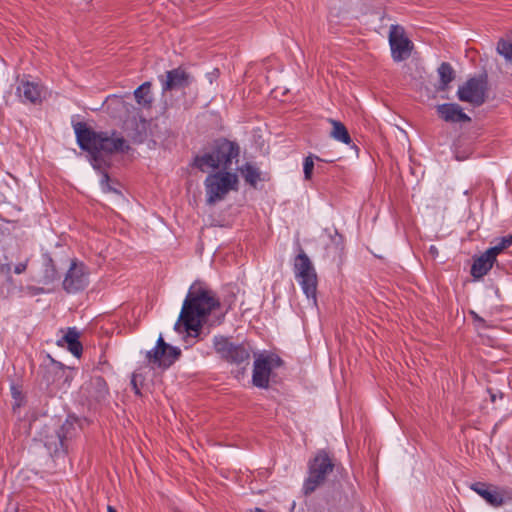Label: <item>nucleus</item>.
<instances>
[{
  "label": "nucleus",
  "instance_id": "obj_1",
  "mask_svg": "<svg viewBox=\"0 0 512 512\" xmlns=\"http://www.w3.org/2000/svg\"><path fill=\"white\" fill-rule=\"evenodd\" d=\"M219 307L220 302L215 293L204 283L196 281L189 288L174 329L180 331L183 326L189 335L197 337L206 317Z\"/></svg>",
  "mask_w": 512,
  "mask_h": 512
},
{
  "label": "nucleus",
  "instance_id": "obj_2",
  "mask_svg": "<svg viewBox=\"0 0 512 512\" xmlns=\"http://www.w3.org/2000/svg\"><path fill=\"white\" fill-rule=\"evenodd\" d=\"M73 127L79 147L88 152L95 170L107 166L104 156L126 152L130 148L124 137L116 131L96 132L84 122H77Z\"/></svg>",
  "mask_w": 512,
  "mask_h": 512
},
{
  "label": "nucleus",
  "instance_id": "obj_3",
  "mask_svg": "<svg viewBox=\"0 0 512 512\" xmlns=\"http://www.w3.org/2000/svg\"><path fill=\"white\" fill-rule=\"evenodd\" d=\"M240 155V147L236 142L226 138H219L214 141L211 150L194 158L193 165L206 172L208 169L228 171L233 160H237Z\"/></svg>",
  "mask_w": 512,
  "mask_h": 512
},
{
  "label": "nucleus",
  "instance_id": "obj_4",
  "mask_svg": "<svg viewBox=\"0 0 512 512\" xmlns=\"http://www.w3.org/2000/svg\"><path fill=\"white\" fill-rule=\"evenodd\" d=\"M206 202L214 205L225 199L230 191H238L239 177L230 171H216L204 180Z\"/></svg>",
  "mask_w": 512,
  "mask_h": 512
},
{
  "label": "nucleus",
  "instance_id": "obj_5",
  "mask_svg": "<svg viewBox=\"0 0 512 512\" xmlns=\"http://www.w3.org/2000/svg\"><path fill=\"white\" fill-rule=\"evenodd\" d=\"M334 467V457L324 449L318 450L308 462V476L303 483L304 494L309 495L323 485Z\"/></svg>",
  "mask_w": 512,
  "mask_h": 512
},
{
  "label": "nucleus",
  "instance_id": "obj_6",
  "mask_svg": "<svg viewBox=\"0 0 512 512\" xmlns=\"http://www.w3.org/2000/svg\"><path fill=\"white\" fill-rule=\"evenodd\" d=\"M293 272L295 279L303 290V293L309 300H312L313 304H316L318 285L317 273L312 261L300 246L298 254L294 258Z\"/></svg>",
  "mask_w": 512,
  "mask_h": 512
},
{
  "label": "nucleus",
  "instance_id": "obj_7",
  "mask_svg": "<svg viewBox=\"0 0 512 512\" xmlns=\"http://www.w3.org/2000/svg\"><path fill=\"white\" fill-rule=\"evenodd\" d=\"M213 347L221 359L236 365L248 364L250 352L243 344H234L222 335L213 337Z\"/></svg>",
  "mask_w": 512,
  "mask_h": 512
},
{
  "label": "nucleus",
  "instance_id": "obj_8",
  "mask_svg": "<svg viewBox=\"0 0 512 512\" xmlns=\"http://www.w3.org/2000/svg\"><path fill=\"white\" fill-rule=\"evenodd\" d=\"M282 360L273 354H260L254 361L252 383L258 388H268L274 368L280 367Z\"/></svg>",
  "mask_w": 512,
  "mask_h": 512
},
{
  "label": "nucleus",
  "instance_id": "obj_9",
  "mask_svg": "<svg viewBox=\"0 0 512 512\" xmlns=\"http://www.w3.org/2000/svg\"><path fill=\"white\" fill-rule=\"evenodd\" d=\"M487 81L483 77L470 78L458 88L457 96L460 101L480 106L485 102Z\"/></svg>",
  "mask_w": 512,
  "mask_h": 512
},
{
  "label": "nucleus",
  "instance_id": "obj_10",
  "mask_svg": "<svg viewBox=\"0 0 512 512\" xmlns=\"http://www.w3.org/2000/svg\"><path fill=\"white\" fill-rule=\"evenodd\" d=\"M89 271L83 262L73 260L64 277L62 286L67 293H76L85 289L89 284Z\"/></svg>",
  "mask_w": 512,
  "mask_h": 512
},
{
  "label": "nucleus",
  "instance_id": "obj_11",
  "mask_svg": "<svg viewBox=\"0 0 512 512\" xmlns=\"http://www.w3.org/2000/svg\"><path fill=\"white\" fill-rule=\"evenodd\" d=\"M179 348L167 344L162 335L159 336L156 346L147 352L146 358L158 367H170L180 356Z\"/></svg>",
  "mask_w": 512,
  "mask_h": 512
},
{
  "label": "nucleus",
  "instance_id": "obj_12",
  "mask_svg": "<svg viewBox=\"0 0 512 512\" xmlns=\"http://www.w3.org/2000/svg\"><path fill=\"white\" fill-rule=\"evenodd\" d=\"M389 44L395 62H401L410 57L413 43L405 36L402 27L397 25L390 27Z\"/></svg>",
  "mask_w": 512,
  "mask_h": 512
},
{
  "label": "nucleus",
  "instance_id": "obj_13",
  "mask_svg": "<svg viewBox=\"0 0 512 512\" xmlns=\"http://www.w3.org/2000/svg\"><path fill=\"white\" fill-rule=\"evenodd\" d=\"M159 80L163 92L184 89L190 83L189 74L181 67L167 71L165 77L160 76Z\"/></svg>",
  "mask_w": 512,
  "mask_h": 512
},
{
  "label": "nucleus",
  "instance_id": "obj_14",
  "mask_svg": "<svg viewBox=\"0 0 512 512\" xmlns=\"http://www.w3.org/2000/svg\"><path fill=\"white\" fill-rule=\"evenodd\" d=\"M439 117L449 123H468L471 118L456 103H444L436 106Z\"/></svg>",
  "mask_w": 512,
  "mask_h": 512
},
{
  "label": "nucleus",
  "instance_id": "obj_15",
  "mask_svg": "<svg viewBox=\"0 0 512 512\" xmlns=\"http://www.w3.org/2000/svg\"><path fill=\"white\" fill-rule=\"evenodd\" d=\"M495 262L496 257L487 249L480 256L474 258L471 266V275L475 279H481L491 270Z\"/></svg>",
  "mask_w": 512,
  "mask_h": 512
},
{
  "label": "nucleus",
  "instance_id": "obj_16",
  "mask_svg": "<svg viewBox=\"0 0 512 512\" xmlns=\"http://www.w3.org/2000/svg\"><path fill=\"white\" fill-rule=\"evenodd\" d=\"M470 489L481 496L487 503L492 506L498 507L504 503V499L495 490H490V486L483 482H475L470 485Z\"/></svg>",
  "mask_w": 512,
  "mask_h": 512
},
{
  "label": "nucleus",
  "instance_id": "obj_17",
  "mask_svg": "<svg viewBox=\"0 0 512 512\" xmlns=\"http://www.w3.org/2000/svg\"><path fill=\"white\" fill-rule=\"evenodd\" d=\"M17 93L23 101L37 103L41 100V90L38 84L22 81L17 87Z\"/></svg>",
  "mask_w": 512,
  "mask_h": 512
},
{
  "label": "nucleus",
  "instance_id": "obj_18",
  "mask_svg": "<svg viewBox=\"0 0 512 512\" xmlns=\"http://www.w3.org/2000/svg\"><path fill=\"white\" fill-rule=\"evenodd\" d=\"M86 389L89 397L96 402L105 400L109 393L106 381L100 376L92 378Z\"/></svg>",
  "mask_w": 512,
  "mask_h": 512
},
{
  "label": "nucleus",
  "instance_id": "obj_19",
  "mask_svg": "<svg viewBox=\"0 0 512 512\" xmlns=\"http://www.w3.org/2000/svg\"><path fill=\"white\" fill-rule=\"evenodd\" d=\"M80 332L76 327H70L64 334L62 341L66 343L67 349L75 356L80 357L82 354V344L79 341Z\"/></svg>",
  "mask_w": 512,
  "mask_h": 512
},
{
  "label": "nucleus",
  "instance_id": "obj_20",
  "mask_svg": "<svg viewBox=\"0 0 512 512\" xmlns=\"http://www.w3.org/2000/svg\"><path fill=\"white\" fill-rule=\"evenodd\" d=\"M328 122L332 125L330 136L333 139L347 145L352 142L350 134L342 122L335 119H328Z\"/></svg>",
  "mask_w": 512,
  "mask_h": 512
},
{
  "label": "nucleus",
  "instance_id": "obj_21",
  "mask_svg": "<svg viewBox=\"0 0 512 512\" xmlns=\"http://www.w3.org/2000/svg\"><path fill=\"white\" fill-rule=\"evenodd\" d=\"M43 279L42 282L44 284L53 283L55 280L59 279V273L57 267L49 254L43 255Z\"/></svg>",
  "mask_w": 512,
  "mask_h": 512
},
{
  "label": "nucleus",
  "instance_id": "obj_22",
  "mask_svg": "<svg viewBox=\"0 0 512 512\" xmlns=\"http://www.w3.org/2000/svg\"><path fill=\"white\" fill-rule=\"evenodd\" d=\"M437 72L440 78V85L438 87V90L444 91L448 88L449 84L454 80L455 72L452 66L447 62L441 63L437 69Z\"/></svg>",
  "mask_w": 512,
  "mask_h": 512
},
{
  "label": "nucleus",
  "instance_id": "obj_23",
  "mask_svg": "<svg viewBox=\"0 0 512 512\" xmlns=\"http://www.w3.org/2000/svg\"><path fill=\"white\" fill-rule=\"evenodd\" d=\"M74 429L75 428H74L73 422L67 420V421H65V423H63V425L60 427L59 431L57 432L58 443H55V447L53 448V451L55 453H58L60 449H62V450L65 449L64 441H65V439H67L68 437L71 436V430H74ZM46 445L48 446L49 450H52L50 443H46Z\"/></svg>",
  "mask_w": 512,
  "mask_h": 512
},
{
  "label": "nucleus",
  "instance_id": "obj_24",
  "mask_svg": "<svg viewBox=\"0 0 512 512\" xmlns=\"http://www.w3.org/2000/svg\"><path fill=\"white\" fill-rule=\"evenodd\" d=\"M496 51L508 64L512 65V32L499 39Z\"/></svg>",
  "mask_w": 512,
  "mask_h": 512
},
{
  "label": "nucleus",
  "instance_id": "obj_25",
  "mask_svg": "<svg viewBox=\"0 0 512 512\" xmlns=\"http://www.w3.org/2000/svg\"><path fill=\"white\" fill-rule=\"evenodd\" d=\"M245 181L251 186H255L260 180L259 169L251 163H245L238 168Z\"/></svg>",
  "mask_w": 512,
  "mask_h": 512
},
{
  "label": "nucleus",
  "instance_id": "obj_26",
  "mask_svg": "<svg viewBox=\"0 0 512 512\" xmlns=\"http://www.w3.org/2000/svg\"><path fill=\"white\" fill-rule=\"evenodd\" d=\"M151 83L150 82H144L142 85H140L135 91L134 96L138 104L148 107L151 105L153 98L151 95Z\"/></svg>",
  "mask_w": 512,
  "mask_h": 512
},
{
  "label": "nucleus",
  "instance_id": "obj_27",
  "mask_svg": "<svg viewBox=\"0 0 512 512\" xmlns=\"http://www.w3.org/2000/svg\"><path fill=\"white\" fill-rule=\"evenodd\" d=\"M492 244L493 246L488 249L497 258L499 254L503 253L505 250L512 246V234L496 238Z\"/></svg>",
  "mask_w": 512,
  "mask_h": 512
},
{
  "label": "nucleus",
  "instance_id": "obj_28",
  "mask_svg": "<svg viewBox=\"0 0 512 512\" xmlns=\"http://www.w3.org/2000/svg\"><path fill=\"white\" fill-rule=\"evenodd\" d=\"M106 166H103L102 169L98 170L101 173L100 186L104 192H114L119 193L117 189L110 185V177L105 170Z\"/></svg>",
  "mask_w": 512,
  "mask_h": 512
},
{
  "label": "nucleus",
  "instance_id": "obj_29",
  "mask_svg": "<svg viewBox=\"0 0 512 512\" xmlns=\"http://www.w3.org/2000/svg\"><path fill=\"white\" fill-rule=\"evenodd\" d=\"M106 166H103L102 169L98 170L101 173L100 186L104 192H114L119 193L117 189L110 185V177L105 170Z\"/></svg>",
  "mask_w": 512,
  "mask_h": 512
},
{
  "label": "nucleus",
  "instance_id": "obj_30",
  "mask_svg": "<svg viewBox=\"0 0 512 512\" xmlns=\"http://www.w3.org/2000/svg\"><path fill=\"white\" fill-rule=\"evenodd\" d=\"M314 169V156L309 155L304 159L303 162V171L305 180H310L312 178V172Z\"/></svg>",
  "mask_w": 512,
  "mask_h": 512
},
{
  "label": "nucleus",
  "instance_id": "obj_31",
  "mask_svg": "<svg viewBox=\"0 0 512 512\" xmlns=\"http://www.w3.org/2000/svg\"><path fill=\"white\" fill-rule=\"evenodd\" d=\"M471 315L473 317V320H474L477 328L485 329V328L491 327L490 325L487 324L486 320L484 318L480 317L477 313L472 311Z\"/></svg>",
  "mask_w": 512,
  "mask_h": 512
},
{
  "label": "nucleus",
  "instance_id": "obj_32",
  "mask_svg": "<svg viewBox=\"0 0 512 512\" xmlns=\"http://www.w3.org/2000/svg\"><path fill=\"white\" fill-rule=\"evenodd\" d=\"M11 393H12V397L15 400V404L13 405V409H15L16 407H20L22 399H23L21 391H19L18 388H16L15 386H12L11 387Z\"/></svg>",
  "mask_w": 512,
  "mask_h": 512
},
{
  "label": "nucleus",
  "instance_id": "obj_33",
  "mask_svg": "<svg viewBox=\"0 0 512 512\" xmlns=\"http://www.w3.org/2000/svg\"><path fill=\"white\" fill-rule=\"evenodd\" d=\"M53 370H54V371H52V370H50V369H49V370H47V371H46V374H45V376H44V378H45V380L47 381V383H48V384H49L50 382H52V381H53V380H51V379H50V375H51L52 373H54V374H58V373H62V374H63V373H64V371H63L61 368H53Z\"/></svg>",
  "mask_w": 512,
  "mask_h": 512
},
{
  "label": "nucleus",
  "instance_id": "obj_34",
  "mask_svg": "<svg viewBox=\"0 0 512 512\" xmlns=\"http://www.w3.org/2000/svg\"><path fill=\"white\" fill-rule=\"evenodd\" d=\"M26 269H27V261L18 263L14 268V272L16 274H21V273L25 272Z\"/></svg>",
  "mask_w": 512,
  "mask_h": 512
},
{
  "label": "nucleus",
  "instance_id": "obj_35",
  "mask_svg": "<svg viewBox=\"0 0 512 512\" xmlns=\"http://www.w3.org/2000/svg\"><path fill=\"white\" fill-rule=\"evenodd\" d=\"M131 384L133 386V390H134L135 394L140 395L141 393H140V389L137 386L136 375H133V377L131 379Z\"/></svg>",
  "mask_w": 512,
  "mask_h": 512
},
{
  "label": "nucleus",
  "instance_id": "obj_36",
  "mask_svg": "<svg viewBox=\"0 0 512 512\" xmlns=\"http://www.w3.org/2000/svg\"><path fill=\"white\" fill-rule=\"evenodd\" d=\"M438 248L435 246V245H431L430 248H429V254L433 257V258H436L438 256Z\"/></svg>",
  "mask_w": 512,
  "mask_h": 512
},
{
  "label": "nucleus",
  "instance_id": "obj_37",
  "mask_svg": "<svg viewBox=\"0 0 512 512\" xmlns=\"http://www.w3.org/2000/svg\"><path fill=\"white\" fill-rule=\"evenodd\" d=\"M107 512H117L116 509L112 506L107 507Z\"/></svg>",
  "mask_w": 512,
  "mask_h": 512
},
{
  "label": "nucleus",
  "instance_id": "obj_38",
  "mask_svg": "<svg viewBox=\"0 0 512 512\" xmlns=\"http://www.w3.org/2000/svg\"><path fill=\"white\" fill-rule=\"evenodd\" d=\"M256 512H263V510H261V509L257 508V509H256Z\"/></svg>",
  "mask_w": 512,
  "mask_h": 512
},
{
  "label": "nucleus",
  "instance_id": "obj_39",
  "mask_svg": "<svg viewBox=\"0 0 512 512\" xmlns=\"http://www.w3.org/2000/svg\"><path fill=\"white\" fill-rule=\"evenodd\" d=\"M62 339L59 341L60 346H63Z\"/></svg>",
  "mask_w": 512,
  "mask_h": 512
}]
</instances>
